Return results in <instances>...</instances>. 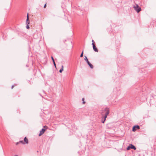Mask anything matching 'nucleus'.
<instances>
[{"mask_svg": "<svg viewBox=\"0 0 156 156\" xmlns=\"http://www.w3.org/2000/svg\"><path fill=\"white\" fill-rule=\"evenodd\" d=\"M109 113V109L106 107L101 112L102 117H107Z\"/></svg>", "mask_w": 156, "mask_h": 156, "instance_id": "f257e3e1", "label": "nucleus"}, {"mask_svg": "<svg viewBox=\"0 0 156 156\" xmlns=\"http://www.w3.org/2000/svg\"><path fill=\"white\" fill-rule=\"evenodd\" d=\"M134 8L137 13L139 12L141 10V8L137 4H136V6H134Z\"/></svg>", "mask_w": 156, "mask_h": 156, "instance_id": "f03ea898", "label": "nucleus"}, {"mask_svg": "<svg viewBox=\"0 0 156 156\" xmlns=\"http://www.w3.org/2000/svg\"><path fill=\"white\" fill-rule=\"evenodd\" d=\"M140 127L138 125H135L133 126L132 130L133 131H135L136 130V129H140Z\"/></svg>", "mask_w": 156, "mask_h": 156, "instance_id": "7ed1b4c3", "label": "nucleus"}, {"mask_svg": "<svg viewBox=\"0 0 156 156\" xmlns=\"http://www.w3.org/2000/svg\"><path fill=\"white\" fill-rule=\"evenodd\" d=\"M45 130L46 129H45L44 128L42 129L40 131V133L39 134V136H41L42 135V134L44 133Z\"/></svg>", "mask_w": 156, "mask_h": 156, "instance_id": "20e7f679", "label": "nucleus"}, {"mask_svg": "<svg viewBox=\"0 0 156 156\" xmlns=\"http://www.w3.org/2000/svg\"><path fill=\"white\" fill-rule=\"evenodd\" d=\"M94 50L96 52H98V49L97 48L96 46H95V44H93V45L92 46Z\"/></svg>", "mask_w": 156, "mask_h": 156, "instance_id": "39448f33", "label": "nucleus"}, {"mask_svg": "<svg viewBox=\"0 0 156 156\" xmlns=\"http://www.w3.org/2000/svg\"><path fill=\"white\" fill-rule=\"evenodd\" d=\"M24 142L25 143V144H28V140L26 137H25L24 139Z\"/></svg>", "mask_w": 156, "mask_h": 156, "instance_id": "423d86ee", "label": "nucleus"}, {"mask_svg": "<svg viewBox=\"0 0 156 156\" xmlns=\"http://www.w3.org/2000/svg\"><path fill=\"white\" fill-rule=\"evenodd\" d=\"M130 145H131V149H133L134 150L136 149V148L134 145L132 144H130Z\"/></svg>", "mask_w": 156, "mask_h": 156, "instance_id": "0eeeda50", "label": "nucleus"}, {"mask_svg": "<svg viewBox=\"0 0 156 156\" xmlns=\"http://www.w3.org/2000/svg\"><path fill=\"white\" fill-rule=\"evenodd\" d=\"M63 70V66L62 65L61 66V68L59 70V72L60 73H62Z\"/></svg>", "mask_w": 156, "mask_h": 156, "instance_id": "6e6552de", "label": "nucleus"}, {"mask_svg": "<svg viewBox=\"0 0 156 156\" xmlns=\"http://www.w3.org/2000/svg\"><path fill=\"white\" fill-rule=\"evenodd\" d=\"M21 143L23 144H25V143L23 140L20 141L19 142H18L16 143V144L17 145L19 143Z\"/></svg>", "mask_w": 156, "mask_h": 156, "instance_id": "1a4fd4ad", "label": "nucleus"}, {"mask_svg": "<svg viewBox=\"0 0 156 156\" xmlns=\"http://www.w3.org/2000/svg\"><path fill=\"white\" fill-rule=\"evenodd\" d=\"M106 118H102V119L101 120V122L102 123H104L105 122V121L106 120Z\"/></svg>", "mask_w": 156, "mask_h": 156, "instance_id": "9d476101", "label": "nucleus"}, {"mask_svg": "<svg viewBox=\"0 0 156 156\" xmlns=\"http://www.w3.org/2000/svg\"><path fill=\"white\" fill-rule=\"evenodd\" d=\"M88 66H90V68L91 69H92L94 67L93 65L91 63H90V64H89Z\"/></svg>", "mask_w": 156, "mask_h": 156, "instance_id": "9b49d317", "label": "nucleus"}, {"mask_svg": "<svg viewBox=\"0 0 156 156\" xmlns=\"http://www.w3.org/2000/svg\"><path fill=\"white\" fill-rule=\"evenodd\" d=\"M130 149H131V145H130V144H129V146H128L126 148V150H129Z\"/></svg>", "mask_w": 156, "mask_h": 156, "instance_id": "f8f14e48", "label": "nucleus"}, {"mask_svg": "<svg viewBox=\"0 0 156 156\" xmlns=\"http://www.w3.org/2000/svg\"><path fill=\"white\" fill-rule=\"evenodd\" d=\"M84 57H85V58H84V60L86 61V62H87L88 61H89L87 58V57L85 55L84 56Z\"/></svg>", "mask_w": 156, "mask_h": 156, "instance_id": "ddd939ff", "label": "nucleus"}, {"mask_svg": "<svg viewBox=\"0 0 156 156\" xmlns=\"http://www.w3.org/2000/svg\"><path fill=\"white\" fill-rule=\"evenodd\" d=\"M30 21H29V20L28 21H27V20H26V25H29L30 24Z\"/></svg>", "mask_w": 156, "mask_h": 156, "instance_id": "4468645a", "label": "nucleus"}, {"mask_svg": "<svg viewBox=\"0 0 156 156\" xmlns=\"http://www.w3.org/2000/svg\"><path fill=\"white\" fill-rule=\"evenodd\" d=\"M83 50L81 53V54L80 55V57H82L83 56Z\"/></svg>", "mask_w": 156, "mask_h": 156, "instance_id": "2eb2a0df", "label": "nucleus"}, {"mask_svg": "<svg viewBox=\"0 0 156 156\" xmlns=\"http://www.w3.org/2000/svg\"><path fill=\"white\" fill-rule=\"evenodd\" d=\"M26 28L27 29H28L30 28V27L29 25H27L26 27Z\"/></svg>", "mask_w": 156, "mask_h": 156, "instance_id": "dca6fc26", "label": "nucleus"}, {"mask_svg": "<svg viewBox=\"0 0 156 156\" xmlns=\"http://www.w3.org/2000/svg\"><path fill=\"white\" fill-rule=\"evenodd\" d=\"M27 20L28 21L29 20V14L28 13H27Z\"/></svg>", "mask_w": 156, "mask_h": 156, "instance_id": "f3484780", "label": "nucleus"}, {"mask_svg": "<svg viewBox=\"0 0 156 156\" xmlns=\"http://www.w3.org/2000/svg\"><path fill=\"white\" fill-rule=\"evenodd\" d=\"M53 63L55 68H56V65L55 62V61L53 62Z\"/></svg>", "mask_w": 156, "mask_h": 156, "instance_id": "a211bd4d", "label": "nucleus"}, {"mask_svg": "<svg viewBox=\"0 0 156 156\" xmlns=\"http://www.w3.org/2000/svg\"><path fill=\"white\" fill-rule=\"evenodd\" d=\"M51 60L52 61V62H54L55 60H54V58L52 56H51Z\"/></svg>", "mask_w": 156, "mask_h": 156, "instance_id": "6ab92c4d", "label": "nucleus"}, {"mask_svg": "<svg viewBox=\"0 0 156 156\" xmlns=\"http://www.w3.org/2000/svg\"><path fill=\"white\" fill-rule=\"evenodd\" d=\"M92 46H93V44H95V42L93 40H92Z\"/></svg>", "mask_w": 156, "mask_h": 156, "instance_id": "aec40b11", "label": "nucleus"}, {"mask_svg": "<svg viewBox=\"0 0 156 156\" xmlns=\"http://www.w3.org/2000/svg\"><path fill=\"white\" fill-rule=\"evenodd\" d=\"M82 101H83V104H85V102L84 101V98H82Z\"/></svg>", "mask_w": 156, "mask_h": 156, "instance_id": "412c9836", "label": "nucleus"}, {"mask_svg": "<svg viewBox=\"0 0 156 156\" xmlns=\"http://www.w3.org/2000/svg\"><path fill=\"white\" fill-rule=\"evenodd\" d=\"M46 4H45L44 5V8H46Z\"/></svg>", "mask_w": 156, "mask_h": 156, "instance_id": "4be33fe9", "label": "nucleus"}, {"mask_svg": "<svg viewBox=\"0 0 156 156\" xmlns=\"http://www.w3.org/2000/svg\"><path fill=\"white\" fill-rule=\"evenodd\" d=\"M87 64L88 65H89V64H90V62L89 61H88L87 62Z\"/></svg>", "mask_w": 156, "mask_h": 156, "instance_id": "5701e85b", "label": "nucleus"}, {"mask_svg": "<svg viewBox=\"0 0 156 156\" xmlns=\"http://www.w3.org/2000/svg\"><path fill=\"white\" fill-rule=\"evenodd\" d=\"M14 85H13L12 86V87H11V88L12 89L13 88V87H14Z\"/></svg>", "mask_w": 156, "mask_h": 156, "instance_id": "b1692460", "label": "nucleus"}, {"mask_svg": "<svg viewBox=\"0 0 156 156\" xmlns=\"http://www.w3.org/2000/svg\"><path fill=\"white\" fill-rule=\"evenodd\" d=\"M144 122V121L143 120V121L141 122V123L143 124Z\"/></svg>", "mask_w": 156, "mask_h": 156, "instance_id": "393cba45", "label": "nucleus"}, {"mask_svg": "<svg viewBox=\"0 0 156 156\" xmlns=\"http://www.w3.org/2000/svg\"><path fill=\"white\" fill-rule=\"evenodd\" d=\"M14 156H18L17 155H15Z\"/></svg>", "mask_w": 156, "mask_h": 156, "instance_id": "a878e982", "label": "nucleus"}, {"mask_svg": "<svg viewBox=\"0 0 156 156\" xmlns=\"http://www.w3.org/2000/svg\"><path fill=\"white\" fill-rule=\"evenodd\" d=\"M37 152H38V151H37Z\"/></svg>", "mask_w": 156, "mask_h": 156, "instance_id": "bb28decb", "label": "nucleus"}]
</instances>
